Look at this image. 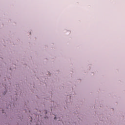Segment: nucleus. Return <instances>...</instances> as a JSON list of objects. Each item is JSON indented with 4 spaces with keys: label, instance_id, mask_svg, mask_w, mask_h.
<instances>
[{
    "label": "nucleus",
    "instance_id": "f257e3e1",
    "mask_svg": "<svg viewBox=\"0 0 125 125\" xmlns=\"http://www.w3.org/2000/svg\"><path fill=\"white\" fill-rule=\"evenodd\" d=\"M55 119H56V117H55V118H54V120H55Z\"/></svg>",
    "mask_w": 125,
    "mask_h": 125
}]
</instances>
